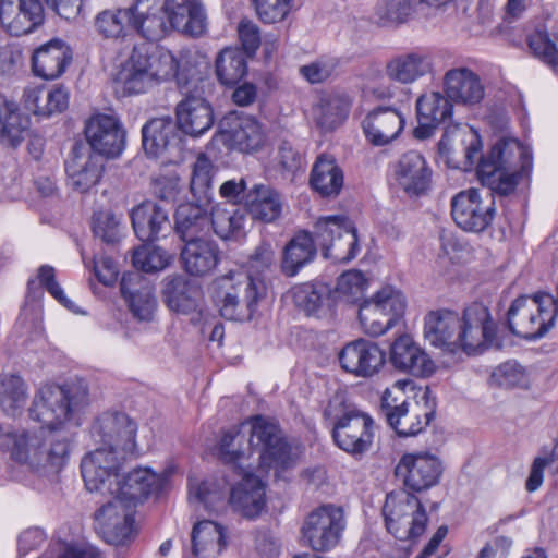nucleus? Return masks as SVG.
I'll return each instance as SVG.
<instances>
[{
    "label": "nucleus",
    "instance_id": "nucleus-1",
    "mask_svg": "<svg viewBox=\"0 0 558 558\" xmlns=\"http://www.w3.org/2000/svg\"><path fill=\"white\" fill-rule=\"evenodd\" d=\"M73 435L66 428L45 429L38 433H17L11 426L0 425V449L11 458L26 463L39 476L54 480L66 464Z\"/></svg>",
    "mask_w": 558,
    "mask_h": 558
},
{
    "label": "nucleus",
    "instance_id": "nucleus-2",
    "mask_svg": "<svg viewBox=\"0 0 558 558\" xmlns=\"http://www.w3.org/2000/svg\"><path fill=\"white\" fill-rule=\"evenodd\" d=\"M275 258L271 244L262 242L248 258L250 272L242 280L232 284L220 299V314L229 320L247 322L256 313L257 305L267 294L263 279L253 274L262 275L268 270Z\"/></svg>",
    "mask_w": 558,
    "mask_h": 558
},
{
    "label": "nucleus",
    "instance_id": "nucleus-3",
    "mask_svg": "<svg viewBox=\"0 0 558 558\" xmlns=\"http://www.w3.org/2000/svg\"><path fill=\"white\" fill-rule=\"evenodd\" d=\"M437 400L429 387L420 390L413 399L403 398L386 390L380 400V414L399 437H412L422 433L435 418Z\"/></svg>",
    "mask_w": 558,
    "mask_h": 558
},
{
    "label": "nucleus",
    "instance_id": "nucleus-4",
    "mask_svg": "<svg viewBox=\"0 0 558 558\" xmlns=\"http://www.w3.org/2000/svg\"><path fill=\"white\" fill-rule=\"evenodd\" d=\"M88 402V389L82 383L45 385L39 388L29 408L32 420L43 424L45 429L65 428L63 425L72 412Z\"/></svg>",
    "mask_w": 558,
    "mask_h": 558
},
{
    "label": "nucleus",
    "instance_id": "nucleus-5",
    "mask_svg": "<svg viewBox=\"0 0 558 558\" xmlns=\"http://www.w3.org/2000/svg\"><path fill=\"white\" fill-rule=\"evenodd\" d=\"M247 423L251 425L248 445L259 452L260 469L266 472L274 470L279 477L296 465L299 456L275 420L257 414Z\"/></svg>",
    "mask_w": 558,
    "mask_h": 558
},
{
    "label": "nucleus",
    "instance_id": "nucleus-6",
    "mask_svg": "<svg viewBox=\"0 0 558 558\" xmlns=\"http://www.w3.org/2000/svg\"><path fill=\"white\" fill-rule=\"evenodd\" d=\"M469 136L470 138L464 141L466 143L465 165L469 167L476 165V173L518 170L517 160L520 162V170L530 171L531 156L518 140L500 137L484 155L480 134L471 129Z\"/></svg>",
    "mask_w": 558,
    "mask_h": 558
},
{
    "label": "nucleus",
    "instance_id": "nucleus-7",
    "mask_svg": "<svg viewBox=\"0 0 558 558\" xmlns=\"http://www.w3.org/2000/svg\"><path fill=\"white\" fill-rule=\"evenodd\" d=\"M548 294L520 295L507 311V328L525 340L543 338L555 325L557 310L549 306Z\"/></svg>",
    "mask_w": 558,
    "mask_h": 558
},
{
    "label": "nucleus",
    "instance_id": "nucleus-8",
    "mask_svg": "<svg viewBox=\"0 0 558 558\" xmlns=\"http://www.w3.org/2000/svg\"><path fill=\"white\" fill-rule=\"evenodd\" d=\"M458 351L476 355L489 349L500 350L502 341L497 336V325L486 305L473 302L460 316Z\"/></svg>",
    "mask_w": 558,
    "mask_h": 558
},
{
    "label": "nucleus",
    "instance_id": "nucleus-9",
    "mask_svg": "<svg viewBox=\"0 0 558 558\" xmlns=\"http://www.w3.org/2000/svg\"><path fill=\"white\" fill-rule=\"evenodd\" d=\"M495 215L496 205L490 191L471 187L451 198L452 219L466 232H484L490 227Z\"/></svg>",
    "mask_w": 558,
    "mask_h": 558
},
{
    "label": "nucleus",
    "instance_id": "nucleus-10",
    "mask_svg": "<svg viewBox=\"0 0 558 558\" xmlns=\"http://www.w3.org/2000/svg\"><path fill=\"white\" fill-rule=\"evenodd\" d=\"M392 496L388 495L383 508L385 524L389 533L399 541H415L426 529L427 514L422 501L412 493H403V498L390 510Z\"/></svg>",
    "mask_w": 558,
    "mask_h": 558
},
{
    "label": "nucleus",
    "instance_id": "nucleus-11",
    "mask_svg": "<svg viewBox=\"0 0 558 558\" xmlns=\"http://www.w3.org/2000/svg\"><path fill=\"white\" fill-rule=\"evenodd\" d=\"M444 472L441 460L429 452H407L395 468L405 492L420 494L436 486Z\"/></svg>",
    "mask_w": 558,
    "mask_h": 558
},
{
    "label": "nucleus",
    "instance_id": "nucleus-12",
    "mask_svg": "<svg viewBox=\"0 0 558 558\" xmlns=\"http://www.w3.org/2000/svg\"><path fill=\"white\" fill-rule=\"evenodd\" d=\"M137 424L124 412H105L94 422L92 434L110 450L128 456H138L136 445Z\"/></svg>",
    "mask_w": 558,
    "mask_h": 558
},
{
    "label": "nucleus",
    "instance_id": "nucleus-13",
    "mask_svg": "<svg viewBox=\"0 0 558 558\" xmlns=\"http://www.w3.org/2000/svg\"><path fill=\"white\" fill-rule=\"evenodd\" d=\"M344 527L342 509L324 505L306 517L302 534L313 550L327 551L339 543Z\"/></svg>",
    "mask_w": 558,
    "mask_h": 558
},
{
    "label": "nucleus",
    "instance_id": "nucleus-14",
    "mask_svg": "<svg viewBox=\"0 0 558 558\" xmlns=\"http://www.w3.org/2000/svg\"><path fill=\"white\" fill-rule=\"evenodd\" d=\"M183 99L175 107V124L180 133L199 137L215 123L211 104L203 96L197 84L180 89Z\"/></svg>",
    "mask_w": 558,
    "mask_h": 558
},
{
    "label": "nucleus",
    "instance_id": "nucleus-15",
    "mask_svg": "<svg viewBox=\"0 0 558 558\" xmlns=\"http://www.w3.org/2000/svg\"><path fill=\"white\" fill-rule=\"evenodd\" d=\"M126 456L102 446L86 453L81 461V473L86 488L89 492L109 494L111 484L120 477Z\"/></svg>",
    "mask_w": 558,
    "mask_h": 558
},
{
    "label": "nucleus",
    "instance_id": "nucleus-16",
    "mask_svg": "<svg viewBox=\"0 0 558 558\" xmlns=\"http://www.w3.org/2000/svg\"><path fill=\"white\" fill-rule=\"evenodd\" d=\"M85 137L88 149L96 155L112 159L125 148L126 132L120 120L111 114L92 116L85 123Z\"/></svg>",
    "mask_w": 558,
    "mask_h": 558
},
{
    "label": "nucleus",
    "instance_id": "nucleus-17",
    "mask_svg": "<svg viewBox=\"0 0 558 558\" xmlns=\"http://www.w3.org/2000/svg\"><path fill=\"white\" fill-rule=\"evenodd\" d=\"M373 425L368 414L357 410L347 411L335 422L332 439L343 451L352 456L363 454L373 444Z\"/></svg>",
    "mask_w": 558,
    "mask_h": 558
},
{
    "label": "nucleus",
    "instance_id": "nucleus-18",
    "mask_svg": "<svg viewBox=\"0 0 558 558\" xmlns=\"http://www.w3.org/2000/svg\"><path fill=\"white\" fill-rule=\"evenodd\" d=\"M218 126L222 142L231 149L250 154L258 151L265 144L262 125L251 116L231 111L220 120Z\"/></svg>",
    "mask_w": 558,
    "mask_h": 558
},
{
    "label": "nucleus",
    "instance_id": "nucleus-19",
    "mask_svg": "<svg viewBox=\"0 0 558 558\" xmlns=\"http://www.w3.org/2000/svg\"><path fill=\"white\" fill-rule=\"evenodd\" d=\"M338 359L344 372L368 378L384 368L387 354L378 343L359 338L347 343L339 352Z\"/></svg>",
    "mask_w": 558,
    "mask_h": 558
},
{
    "label": "nucleus",
    "instance_id": "nucleus-20",
    "mask_svg": "<svg viewBox=\"0 0 558 558\" xmlns=\"http://www.w3.org/2000/svg\"><path fill=\"white\" fill-rule=\"evenodd\" d=\"M161 298L167 307L177 314H195L198 322L203 317V291L198 283L186 276L175 274L163 279Z\"/></svg>",
    "mask_w": 558,
    "mask_h": 558
},
{
    "label": "nucleus",
    "instance_id": "nucleus-21",
    "mask_svg": "<svg viewBox=\"0 0 558 558\" xmlns=\"http://www.w3.org/2000/svg\"><path fill=\"white\" fill-rule=\"evenodd\" d=\"M105 170L104 159L88 147L76 142L65 161L69 185L80 193H87L97 185Z\"/></svg>",
    "mask_w": 558,
    "mask_h": 558
},
{
    "label": "nucleus",
    "instance_id": "nucleus-22",
    "mask_svg": "<svg viewBox=\"0 0 558 558\" xmlns=\"http://www.w3.org/2000/svg\"><path fill=\"white\" fill-rule=\"evenodd\" d=\"M45 22L40 0H0V25L12 36L36 31Z\"/></svg>",
    "mask_w": 558,
    "mask_h": 558
},
{
    "label": "nucleus",
    "instance_id": "nucleus-23",
    "mask_svg": "<svg viewBox=\"0 0 558 558\" xmlns=\"http://www.w3.org/2000/svg\"><path fill=\"white\" fill-rule=\"evenodd\" d=\"M219 244L210 236L183 243L180 262L183 270L196 278L211 276L222 259Z\"/></svg>",
    "mask_w": 558,
    "mask_h": 558
},
{
    "label": "nucleus",
    "instance_id": "nucleus-24",
    "mask_svg": "<svg viewBox=\"0 0 558 558\" xmlns=\"http://www.w3.org/2000/svg\"><path fill=\"white\" fill-rule=\"evenodd\" d=\"M133 51L134 60L138 65H144L147 69L156 84L175 78L180 89L185 88L186 85H192L184 72L179 70V61L170 50L158 46H143L135 47Z\"/></svg>",
    "mask_w": 558,
    "mask_h": 558
},
{
    "label": "nucleus",
    "instance_id": "nucleus-25",
    "mask_svg": "<svg viewBox=\"0 0 558 558\" xmlns=\"http://www.w3.org/2000/svg\"><path fill=\"white\" fill-rule=\"evenodd\" d=\"M120 291L132 315L141 322L153 319L157 308L155 287L138 271L124 272L120 281Z\"/></svg>",
    "mask_w": 558,
    "mask_h": 558
},
{
    "label": "nucleus",
    "instance_id": "nucleus-26",
    "mask_svg": "<svg viewBox=\"0 0 558 558\" xmlns=\"http://www.w3.org/2000/svg\"><path fill=\"white\" fill-rule=\"evenodd\" d=\"M172 31L199 38L206 34L208 20L202 0H162Z\"/></svg>",
    "mask_w": 558,
    "mask_h": 558
},
{
    "label": "nucleus",
    "instance_id": "nucleus-27",
    "mask_svg": "<svg viewBox=\"0 0 558 558\" xmlns=\"http://www.w3.org/2000/svg\"><path fill=\"white\" fill-rule=\"evenodd\" d=\"M130 11L131 29L149 41H158L172 31L162 0H136Z\"/></svg>",
    "mask_w": 558,
    "mask_h": 558
},
{
    "label": "nucleus",
    "instance_id": "nucleus-28",
    "mask_svg": "<svg viewBox=\"0 0 558 558\" xmlns=\"http://www.w3.org/2000/svg\"><path fill=\"white\" fill-rule=\"evenodd\" d=\"M452 112V101L446 94L432 92L421 95L416 100L418 125L413 131L414 137L417 140L429 138L440 124L451 120Z\"/></svg>",
    "mask_w": 558,
    "mask_h": 558
},
{
    "label": "nucleus",
    "instance_id": "nucleus-29",
    "mask_svg": "<svg viewBox=\"0 0 558 558\" xmlns=\"http://www.w3.org/2000/svg\"><path fill=\"white\" fill-rule=\"evenodd\" d=\"M389 362L398 372L415 377H428L435 371L433 360L409 335H402L391 343Z\"/></svg>",
    "mask_w": 558,
    "mask_h": 558
},
{
    "label": "nucleus",
    "instance_id": "nucleus-30",
    "mask_svg": "<svg viewBox=\"0 0 558 558\" xmlns=\"http://www.w3.org/2000/svg\"><path fill=\"white\" fill-rule=\"evenodd\" d=\"M460 315L456 311L440 308L429 311L424 318V338L430 345L449 353L458 352Z\"/></svg>",
    "mask_w": 558,
    "mask_h": 558
},
{
    "label": "nucleus",
    "instance_id": "nucleus-31",
    "mask_svg": "<svg viewBox=\"0 0 558 558\" xmlns=\"http://www.w3.org/2000/svg\"><path fill=\"white\" fill-rule=\"evenodd\" d=\"M405 125L403 114L393 107H376L362 121L366 140L373 146H385L397 140Z\"/></svg>",
    "mask_w": 558,
    "mask_h": 558
},
{
    "label": "nucleus",
    "instance_id": "nucleus-32",
    "mask_svg": "<svg viewBox=\"0 0 558 558\" xmlns=\"http://www.w3.org/2000/svg\"><path fill=\"white\" fill-rule=\"evenodd\" d=\"M130 218L135 235L143 243L159 240L171 229L168 210L160 204L146 201L134 207Z\"/></svg>",
    "mask_w": 558,
    "mask_h": 558
},
{
    "label": "nucleus",
    "instance_id": "nucleus-33",
    "mask_svg": "<svg viewBox=\"0 0 558 558\" xmlns=\"http://www.w3.org/2000/svg\"><path fill=\"white\" fill-rule=\"evenodd\" d=\"M73 51L60 38H53L34 50L32 71L35 76L51 81L59 78L71 64Z\"/></svg>",
    "mask_w": 558,
    "mask_h": 558
},
{
    "label": "nucleus",
    "instance_id": "nucleus-34",
    "mask_svg": "<svg viewBox=\"0 0 558 558\" xmlns=\"http://www.w3.org/2000/svg\"><path fill=\"white\" fill-rule=\"evenodd\" d=\"M395 174L399 185L409 196H422L430 187L432 170L418 151L404 153L395 166Z\"/></svg>",
    "mask_w": 558,
    "mask_h": 558
},
{
    "label": "nucleus",
    "instance_id": "nucleus-35",
    "mask_svg": "<svg viewBox=\"0 0 558 558\" xmlns=\"http://www.w3.org/2000/svg\"><path fill=\"white\" fill-rule=\"evenodd\" d=\"M229 502L242 517L256 519L266 508V484L255 474L247 473L231 488Z\"/></svg>",
    "mask_w": 558,
    "mask_h": 558
},
{
    "label": "nucleus",
    "instance_id": "nucleus-36",
    "mask_svg": "<svg viewBox=\"0 0 558 558\" xmlns=\"http://www.w3.org/2000/svg\"><path fill=\"white\" fill-rule=\"evenodd\" d=\"M207 203L186 202L180 204L173 214L174 234L186 243L210 234L209 210Z\"/></svg>",
    "mask_w": 558,
    "mask_h": 558
},
{
    "label": "nucleus",
    "instance_id": "nucleus-37",
    "mask_svg": "<svg viewBox=\"0 0 558 558\" xmlns=\"http://www.w3.org/2000/svg\"><path fill=\"white\" fill-rule=\"evenodd\" d=\"M182 137L171 117L154 118L142 128V144L147 156L159 157L180 149Z\"/></svg>",
    "mask_w": 558,
    "mask_h": 558
},
{
    "label": "nucleus",
    "instance_id": "nucleus-38",
    "mask_svg": "<svg viewBox=\"0 0 558 558\" xmlns=\"http://www.w3.org/2000/svg\"><path fill=\"white\" fill-rule=\"evenodd\" d=\"M95 529L108 544L121 545L128 541L134 526V518L114 502L102 505L94 514Z\"/></svg>",
    "mask_w": 558,
    "mask_h": 558
},
{
    "label": "nucleus",
    "instance_id": "nucleus-39",
    "mask_svg": "<svg viewBox=\"0 0 558 558\" xmlns=\"http://www.w3.org/2000/svg\"><path fill=\"white\" fill-rule=\"evenodd\" d=\"M444 90L452 102L464 106L480 104L485 95L480 76L468 68L447 71L444 76Z\"/></svg>",
    "mask_w": 558,
    "mask_h": 558
},
{
    "label": "nucleus",
    "instance_id": "nucleus-40",
    "mask_svg": "<svg viewBox=\"0 0 558 558\" xmlns=\"http://www.w3.org/2000/svg\"><path fill=\"white\" fill-rule=\"evenodd\" d=\"M160 490L157 475L148 469L137 468L111 484L109 494L122 501L143 502L150 494Z\"/></svg>",
    "mask_w": 558,
    "mask_h": 558
},
{
    "label": "nucleus",
    "instance_id": "nucleus-41",
    "mask_svg": "<svg viewBox=\"0 0 558 558\" xmlns=\"http://www.w3.org/2000/svg\"><path fill=\"white\" fill-rule=\"evenodd\" d=\"M243 207L253 220L270 223L281 215V196L270 185L254 184L243 195Z\"/></svg>",
    "mask_w": 558,
    "mask_h": 558
},
{
    "label": "nucleus",
    "instance_id": "nucleus-42",
    "mask_svg": "<svg viewBox=\"0 0 558 558\" xmlns=\"http://www.w3.org/2000/svg\"><path fill=\"white\" fill-rule=\"evenodd\" d=\"M316 255L317 247L312 232L301 230L284 245L280 260V270L286 277H294L305 266L311 264Z\"/></svg>",
    "mask_w": 558,
    "mask_h": 558
},
{
    "label": "nucleus",
    "instance_id": "nucleus-43",
    "mask_svg": "<svg viewBox=\"0 0 558 558\" xmlns=\"http://www.w3.org/2000/svg\"><path fill=\"white\" fill-rule=\"evenodd\" d=\"M343 183V171L337 159L326 153L318 155L310 173L311 187L322 197H337Z\"/></svg>",
    "mask_w": 558,
    "mask_h": 558
},
{
    "label": "nucleus",
    "instance_id": "nucleus-44",
    "mask_svg": "<svg viewBox=\"0 0 558 558\" xmlns=\"http://www.w3.org/2000/svg\"><path fill=\"white\" fill-rule=\"evenodd\" d=\"M294 305L306 315L318 316L325 308L336 306L332 287L323 281H311L292 288Z\"/></svg>",
    "mask_w": 558,
    "mask_h": 558
},
{
    "label": "nucleus",
    "instance_id": "nucleus-45",
    "mask_svg": "<svg viewBox=\"0 0 558 558\" xmlns=\"http://www.w3.org/2000/svg\"><path fill=\"white\" fill-rule=\"evenodd\" d=\"M430 70L432 63L428 54L420 51L395 56L385 66L387 77L400 84H411Z\"/></svg>",
    "mask_w": 558,
    "mask_h": 558
},
{
    "label": "nucleus",
    "instance_id": "nucleus-46",
    "mask_svg": "<svg viewBox=\"0 0 558 558\" xmlns=\"http://www.w3.org/2000/svg\"><path fill=\"white\" fill-rule=\"evenodd\" d=\"M192 554L196 558H215L227 546L222 525L204 520L197 522L191 533Z\"/></svg>",
    "mask_w": 558,
    "mask_h": 558
},
{
    "label": "nucleus",
    "instance_id": "nucleus-47",
    "mask_svg": "<svg viewBox=\"0 0 558 558\" xmlns=\"http://www.w3.org/2000/svg\"><path fill=\"white\" fill-rule=\"evenodd\" d=\"M31 121L0 93V143L16 148L28 134Z\"/></svg>",
    "mask_w": 558,
    "mask_h": 558
},
{
    "label": "nucleus",
    "instance_id": "nucleus-48",
    "mask_svg": "<svg viewBox=\"0 0 558 558\" xmlns=\"http://www.w3.org/2000/svg\"><path fill=\"white\" fill-rule=\"evenodd\" d=\"M247 57L240 48L227 47L215 60V73L225 87H235L247 74Z\"/></svg>",
    "mask_w": 558,
    "mask_h": 558
},
{
    "label": "nucleus",
    "instance_id": "nucleus-49",
    "mask_svg": "<svg viewBox=\"0 0 558 558\" xmlns=\"http://www.w3.org/2000/svg\"><path fill=\"white\" fill-rule=\"evenodd\" d=\"M209 221L210 230L223 241H239L245 236L246 216L241 208L215 207L209 211Z\"/></svg>",
    "mask_w": 558,
    "mask_h": 558
},
{
    "label": "nucleus",
    "instance_id": "nucleus-50",
    "mask_svg": "<svg viewBox=\"0 0 558 558\" xmlns=\"http://www.w3.org/2000/svg\"><path fill=\"white\" fill-rule=\"evenodd\" d=\"M70 92L63 84H56L45 93L44 89L33 90L27 96V108L34 114L50 117L61 113L69 107Z\"/></svg>",
    "mask_w": 558,
    "mask_h": 558
},
{
    "label": "nucleus",
    "instance_id": "nucleus-51",
    "mask_svg": "<svg viewBox=\"0 0 558 558\" xmlns=\"http://www.w3.org/2000/svg\"><path fill=\"white\" fill-rule=\"evenodd\" d=\"M132 12L126 9H108L99 12L94 20V27L106 39L123 38L131 29Z\"/></svg>",
    "mask_w": 558,
    "mask_h": 558
},
{
    "label": "nucleus",
    "instance_id": "nucleus-52",
    "mask_svg": "<svg viewBox=\"0 0 558 558\" xmlns=\"http://www.w3.org/2000/svg\"><path fill=\"white\" fill-rule=\"evenodd\" d=\"M215 172L210 158L205 153H199L193 163L190 181V191L197 202L210 203Z\"/></svg>",
    "mask_w": 558,
    "mask_h": 558
},
{
    "label": "nucleus",
    "instance_id": "nucleus-53",
    "mask_svg": "<svg viewBox=\"0 0 558 558\" xmlns=\"http://www.w3.org/2000/svg\"><path fill=\"white\" fill-rule=\"evenodd\" d=\"M27 399V387L23 378L15 374L0 376V409L14 416L24 408Z\"/></svg>",
    "mask_w": 558,
    "mask_h": 558
},
{
    "label": "nucleus",
    "instance_id": "nucleus-54",
    "mask_svg": "<svg viewBox=\"0 0 558 558\" xmlns=\"http://www.w3.org/2000/svg\"><path fill=\"white\" fill-rule=\"evenodd\" d=\"M173 260V255L165 248L144 243L137 247L132 256L135 271L155 274L166 269Z\"/></svg>",
    "mask_w": 558,
    "mask_h": 558
},
{
    "label": "nucleus",
    "instance_id": "nucleus-55",
    "mask_svg": "<svg viewBox=\"0 0 558 558\" xmlns=\"http://www.w3.org/2000/svg\"><path fill=\"white\" fill-rule=\"evenodd\" d=\"M351 101L345 96H330L324 100L318 109L316 124L323 132L337 129L347 119Z\"/></svg>",
    "mask_w": 558,
    "mask_h": 558
},
{
    "label": "nucleus",
    "instance_id": "nucleus-56",
    "mask_svg": "<svg viewBox=\"0 0 558 558\" xmlns=\"http://www.w3.org/2000/svg\"><path fill=\"white\" fill-rule=\"evenodd\" d=\"M116 83L124 96L146 93L156 85L147 69L144 65H138L134 60V51H132L129 66L119 73Z\"/></svg>",
    "mask_w": 558,
    "mask_h": 558
},
{
    "label": "nucleus",
    "instance_id": "nucleus-57",
    "mask_svg": "<svg viewBox=\"0 0 558 558\" xmlns=\"http://www.w3.org/2000/svg\"><path fill=\"white\" fill-rule=\"evenodd\" d=\"M353 227V222L347 216H327L317 220L312 236L316 247H320L323 253L339 235L344 234V230H351Z\"/></svg>",
    "mask_w": 558,
    "mask_h": 558
},
{
    "label": "nucleus",
    "instance_id": "nucleus-58",
    "mask_svg": "<svg viewBox=\"0 0 558 558\" xmlns=\"http://www.w3.org/2000/svg\"><path fill=\"white\" fill-rule=\"evenodd\" d=\"M357 317L364 331L372 337L381 336L396 325L393 318L371 299H366L360 304Z\"/></svg>",
    "mask_w": 558,
    "mask_h": 558
},
{
    "label": "nucleus",
    "instance_id": "nucleus-59",
    "mask_svg": "<svg viewBox=\"0 0 558 558\" xmlns=\"http://www.w3.org/2000/svg\"><path fill=\"white\" fill-rule=\"evenodd\" d=\"M525 171H499L489 173H476L480 182L483 185L482 191H490L493 197L495 195L507 196L511 194L519 184Z\"/></svg>",
    "mask_w": 558,
    "mask_h": 558
},
{
    "label": "nucleus",
    "instance_id": "nucleus-60",
    "mask_svg": "<svg viewBox=\"0 0 558 558\" xmlns=\"http://www.w3.org/2000/svg\"><path fill=\"white\" fill-rule=\"evenodd\" d=\"M367 281L360 270H348L343 272L338 279L332 294L335 303L344 301L348 303L355 302L364 292Z\"/></svg>",
    "mask_w": 558,
    "mask_h": 558
},
{
    "label": "nucleus",
    "instance_id": "nucleus-61",
    "mask_svg": "<svg viewBox=\"0 0 558 558\" xmlns=\"http://www.w3.org/2000/svg\"><path fill=\"white\" fill-rule=\"evenodd\" d=\"M359 251L357 231L353 227L351 230H344V234L339 235L322 254L336 263H349L356 257Z\"/></svg>",
    "mask_w": 558,
    "mask_h": 558
},
{
    "label": "nucleus",
    "instance_id": "nucleus-62",
    "mask_svg": "<svg viewBox=\"0 0 558 558\" xmlns=\"http://www.w3.org/2000/svg\"><path fill=\"white\" fill-rule=\"evenodd\" d=\"M190 500L204 506L208 512L217 511L223 504L225 494L210 481L194 482L189 478Z\"/></svg>",
    "mask_w": 558,
    "mask_h": 558
},
{
    "label": "nucleus",
    "instance_id": "nucleus-63",
    "mask_svg": "<svg viewBox=\"0 0 558 558\" xmlns=\"http://www.w3.org/2000/svg\"><path fill=\"white\" fill-rule=\"evenodd\" d=\"M526 43L531 53L558 74V49L548 33L536 31L527 36Z\"/></svg>",
    "mask_w": 558,
    "mask_h": 558
},
{
    "label": "nucleus",
    "instance_id": "nucleus-64",
    "mask_svg": "<svg viewBox=\"0 0 558 558\" xmlns=\"http://www.w3.org/2000/svg\"><path fill=\"white\" fill-rule=\"evenodd\" d=\"M92 229L95 236L107 244H114L120 238V218L110 210L95 211L92 217Z\"/></svg>",
    "mask_w": 558,
    "mask_h": 558
}]
</instances>
